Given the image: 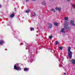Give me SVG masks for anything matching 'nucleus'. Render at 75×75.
Wrapping results in <instances>:
<instances>
[{
  "label": "nucleus",
  "instance_id": "nucleus-20",
  "mask_svg": "<svg viewBox=\"0 0 75 75\" xmlns=\"http://www.w3.org/2000/svg\"><path fill=\"white\" fill-rule=\"evenodd\" d=\"M49 38H50V39H51V38H52V36H49Z\"/></svg>",
  "mask_w": 75,
  "mask_h": 75
},
{
  "label": "nucleus",
  "instance_id": "nucleus-12",
  "mask_svg": "<svg viewBox=\"0 0 75 75\" xmlns=\"http://www.w3.org/2000/svg\"><path fill=\"white\" fill-rule=\"evenodd\" d=\"M64 20H65L66 21H68V17H65L64 18Z\"/></svg>",
  "mask_w": 75,
  "mask_h": 75
},
{
  "label": "nucleus",
  "instance_id": "nucleus-17",
  "mask_svg": "<svg viewBox=\"0 0 75 75\" xmlns=\"http://www.w3.org/2000/svg\"><path fill=\"white\" fill-rule=\"evenodd\" d=\"M33 30H34V28H31V31H33Z\"/></svg>",
  "mask_w": 75,
  "mask_h": 75
},
{
  "label": "nucleus",
  "instance_id": "nucleus-7",
  "mask_svg": "<svg viewBox=\"0 0 75 75\" xmlns=\"http://www.w3.org/2000/svg\"><path fill=\"white\" fill-rule=\"evenodd\" d=\"M55 9H56V10H59V11H61V8H56Z\"/></svg>",
  "mask_w": 75,
  "mask_h": 75
},
{
  "label": "nucleus",
  "instance_id": "nucleus-18",
  "mask_svg": "<svg viewBox=\"0 0 75 75\" xmlns=\"http://www.w3.org/2000/svg\"><path fill=\"white\" fill-rule=\"evenodd\" d=\"M59 48L60 49V50H62V47H59Z\"/></svg>",
  "mask_w": 75,
  "mask_h": 75
},
{
  "label": "nucleus",
  "instance_id": "nucleus-23",
  "mask_svg": "<svg viewBox=\"0 0 75 75\" xmlns=\"http://www.w3.org/2000/svg\"><path fill=\"white\" fill-rule=\"evenodd\" d=\"M64 75H66V73H64Z\"/></svg>",
  "mask_w": 75,
  "mask_h": 75
},
{
  "label": "nucleus",
  "instance_id": "nucleus-8",
  "mask_svg": "<svg viewBox=\"0 0 75 75\" xmlns=\"http://www.w3.org/2000/svg\"><path fill=\"white\" fill-rule=\"evenodd\" d=\"M24 71H28L29 70V69L27 68H25L24 69Z\"/></svg>",
  "mask_w": 75,
  "mask_h": 75
},
{
  "label": "nucleus",
  "instance_id": "nucleus-1",
  "mask_svg": "<svg viewBox=\"0 0 75 75\" xmlns=\"http://www.w3.org/2000/svg\"><path fill=\"white\" fill-rule=\"evenodd\" d=\"M68 28V24H66L64 25V28L62 29L61 30V32L62 33H65V30H67Z\"/></svg>",
  "mask_w": 75,
  "mask_h": 75
},
{
  "label": "nucleus",
  "instance_id": "nucleus-2",
  "mask_svg": "<svg viewBox=\"0 0 75 75\" xmlns=\"http://www.w3.org/2000/svg\"><path fill=\"white\" fill-rule=\"evenodd\" d=\"M73 54L72 52L71 51L68 52V56L69 58L71 59L72 58V55Z\"/></svg>",
  "mask_w": 75,
  "mask_h": 75
},
{
  "label": "nucleus",
  "instance_id": "nucleus-9",
  "mask_svg": "<svg viewBox=\"0 0 75 75\" xmlns=\"http://www.w3.org/2000/svg\"><path fill=\"white\" fill-rule=\"evenodd\" d=\"M4 43V42L3 40H1L0 41V44L1 45Z\"/></svg>",
  "mask_w": 75,
  "mask_h": 75
},
{
  "label": "nucleus",
  "instance_id": "nucleus-21",
  "mask_svg": "<svg viewBox=\"0 0 75 75\" xmlns=\"http://www.w3.org/2000/svg\"><path fill=\"white\" fill-rule=\"evenodd\" d=\"M42 4H43V5H45V4H46V3H42Z\"/></svg>",
  "mask_w": 75,
  "mask_h": 75
},
{
  "label": "nucleus",
  "instance_id": "nucleus-3",
  "mask_svg": "<svg viewBox=\"0 0 75 75\" xmlns=\"http://www.w3.org/2000/svg\"><path fill=\"white\" fill-rule=\"evenodd\" d=\"M14 69H16V70H21V68L20 67H16V66H14Z\"/></svg>",
  "mask_w": 75,
  "mask_h": 75
},
{
  "label": "nucleus",
  "instance_id": "nucleus-24",
  "mask_svg": "<svg viewBox=\"0 0 75 75\" xmlns=\"http://www.w3.org/2000/svg\"><path fill=\"white\" fill-rule=\"evenodd\" d=\"M29 1V0H26V1Z\"/></svg>",
  "mask_w": 75,
  "mask_h": 75
},
{
  "label": "nucleus",
  "instance_id": "nucleus-5",
  "mask_svg": "<svg viewBox=\"0 0 75 75\" xmlns=\"http://www.w3.org/2000/svg\"><path fill=\"white\" fill-rule=\"evenodd\" d=\"M71 62L72 64H75V60L74 59L71 60Z\"/></svg>",
  "mask_w": 75,
  "mask_h": 75
},
{
  "label": "nucleus",
  "instance_id": "nucleus-6",
  "mask_svg": "<svg viewBox=\"0 0 75 75\" xmlns=\"http://www.w3.org/2000/svg\"><path fill=\"white\" fill-rule=\"evenodd\" d=\"M49 25V26H48V28H52V24L51 23H49L48 24Z\"/></svg>",
  "mask_w": 75,
  "mask_h": 75
},
{
  "label": "nucleus",
  "instance_id": "nucleus-25",
  "mask_svg": "<svg viewBox=\"0 0 75 75\" xmlns=\"http://www.w3.org/2000/svg\"><path fill=\"white\" fill-rule=\"evenodd\" d=\"M1 5L0 4V8L1 7Z\"/></svg>",
  "mask_w": 75,
  "mask_h": 75
},
{
  "label": "nucleus",
  "instance_id": "nucleus-10",
  "mask_svg": "<svg viewBox=\"0 0 75 75\" xmlns=\"http://www.w3.org/2000/svg\"><path fill=\"white\" fill-rule=\"evenodd\" d=\"M54 25H55L56 26H58V23L57 22L54 23Z\"/></svg>",
  "mask_w": 75,
  "mask_h": 75
},
{
  "label": "nucleus",
  "instance_id": "nucleus-14",
  "mask_svg": "<svg viewBox=\"0 0 75 75\" xmlns=\"http://www.w3.org/2000/svg\"><path fill=\"white\" fill-rule=\"evenodd\" d=\"M30 12V10L29 9H28L26 11V13H28Z\"/></svg>",
  "mask_w": 75,
  "mask_h": 75
},
{
  "label": "nucleus",
  "instance_id": "nucleus-13",
  "mask_svg": "<svg viewBox=\"0 0 75 75\" xmlns=\"http://www.w3.org/2000/svg\"><path fill=\"white\" fill-rule=\"evenodd\" d=\"M14 16V14H12L10 15V17H11V18L13 17Z\"/></svg>",
  "mask_w": 75,
  "mask_h": 75
},
{
  "label": "nucleus",
  "instance_id": "nucleus-22",
  "mask_svg": "<svg viewBox=\"0 0 75 75\" xmlns=\"http://www.w3.org/2000/svg\"><path fill=\"white\" fill-rule=\"evenodd\" d=\"M67 1H69L70 0H67Z\"/></svg>",
  "mask_w": 75,
  "mask_h": 75
},
{
  "label": "nucleus",
  "instance_id": "nucleus-15",
  "mask_svg": "<svg viewBox=\"0 0 75 75\" xmlns=\"http://www.w3.org/2000/svg\"><path fill=\"white\" fill-rule=\"evenodd\" d=\"M56 45H58V44H59V42H58V41H57L55 42Z\"/></svg>",
  "mask_w": 75,
  "mask_h": 75
},
{
  "label": "nucleus",
  "instance_id": "nucleus-19",
  "mask_svg": "<svg viewBox=\"0 0 75 75\" xmlns=\"http://www.w3.org/2000/svg\"><path fill=\"white\" fill-rule=\"evenodd\" d=\"M52 11H54V13H55V10H54V9H52Z\"/></svg>",
  "mask_w": 75,
  "mask_h": 75
},
{
  "label": "nucleus",
  "instance_id": "nucleus-16",
  "mask_svg": "<svg viewBox=\"0 0 75 75\" xmlns=\"http://www.w3.org/2000/svg\"><path fill=\"white\" fill-rule=\"evenodd\" d=\"M32 16H35V13L33 12L32 14Z\"/></svg>",
  "mask_w": 75,
  "mask_h": 75
},
{
  "label": "nucleus",
  "instance_id": "nucleus-26",
  "mask_svg": "<svg viewBox=\"0 0 75 75\" xmlns=\"http://www.w3.org/2000/svg\"><path fill=\"white\" fill-rule=\"evenodd\" d=\"M68 23V22H65V24H66V23Z\"/></svg>",
  "mask_w": 75,
  "mask_h": 75
},
{
  "label": "nucleus",
  "instance_id": "nucleus-4",
  "mask_svg": "<svg viewBox=\"0 0 75 75\" xmlns=\"http://www.w3.org/2000/svg\"><path fill=\"white\" fill-rule=\"evenodd\" d=\"M70 24L72 25L75 26V23H74V22L73 21H70Z\"/></svg>",
  "mask_w": 75,
  "mask_h": 75
},
{
  "label": "nucleus",
  "instance_id": "nucleus-11",
  "mask_svg": "<svg viewBox=\"0 0 75 75\" xmlns=\"http://www.w3.org/2000/svg\"><path fill=\"white\" fill-rule=\"evenodd\" d=\"M68 52H69L71 51V47H68Z\"/></svg>",
  "mask_w": 75,
  "mask_h": 75
}]
</instances>
